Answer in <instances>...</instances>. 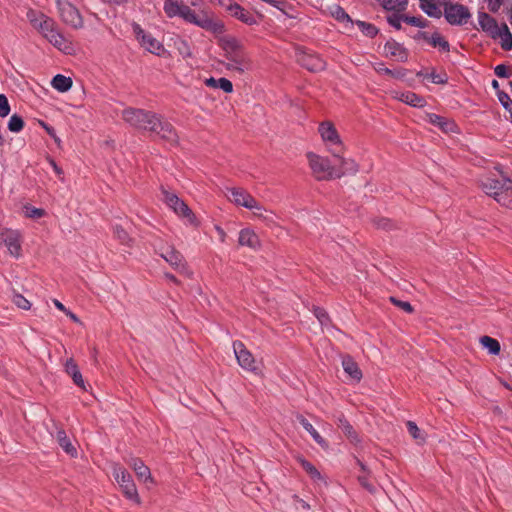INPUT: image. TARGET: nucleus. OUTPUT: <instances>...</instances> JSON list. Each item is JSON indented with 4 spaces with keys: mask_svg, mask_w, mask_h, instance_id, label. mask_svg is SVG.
Returning a JSON list of instances; mask_svg holds the SVG:
<instances>
[{
    "mask_svg": "<svg viewBox=\"0 0 512 512\" xmlns=\"http://www.w3.org/2000/svg\"><path fill=\"white\" fill-rule=\"evenodd\" d=\"M443 16L452 26H463L471 18L469 8L461 3H446Z\"/></svg>",
    "mask_w": 512,
    "mask_h": 512,
    "instance_id": "5",
    "label": "nucleus"
},
{
    "mask_svg": "<svg viewBox=\"0 0 512 512\" xmlns=\"http://www.w3.org/2000/svg\"><path fill=\"white\" fill-rule=\"evenodd\" d=\"M406 425H407V430H408L409 434L415 440H421L422 442L424 441V438L421 435V431H420V429L418 428V426L416 425L415 422L408 421Z\"/></svg>",
    "mask_w": 512,
    "mask_h": 512,
    "instance_id": "50",
    "label": "nucleus"
},
{
    "mask_svg": "<svg viewBox=\"0 0 512 512\" xmlns=\"http://www.w3.org/2000/svg\"><path fill=\"white\" fill-rule=\"evenodd\" d=\"M488 4V9L492 13H497L504 3V0H485Z\"/></svg>",
    "mask_w": 512,
    "mask_h": 512,
    "instance_id": "56",
    "label": "nucleus"
},
{
    "mask_svg": "<svg viewBox=\"0 0 512 512\" xmlns=\"http://www.w3.org/2000/svg\"><path fill=\"white\" fill-rule=\"evenodd\" d=\"M238 243L241 246H246L253 250H256L260 247V240L258 236L253 230L249 228H244L239 232Z\"/></svg>",
    "mask_w": 512,
    "mask_h": 512,
    "instance_id": "19",
    "label": "nucleus"
},
{
    "mask_svg": "<svg viewBox=\"0 0 512 512\" xmlns=\"http://www.w3.org/2000/svg\"><path fill=\"white\" fill-rule=\"evenodd\" d=\"M130 465L135 471L139 480L143 482H147L148 480H152L150 469L143 463L140 459H132Z\"/></svg>",
    "mask_w": 512,
    "mask_h": 512,
    "instance_id": "27",
    "label": "nucleus"
},
{
    "mask_svg": "<svg viewBox=\"0 0 512 512\" xmlns=\"http://www.w3.org/2000/svg\"><path fill=\"white\" fill-rule=\"evenodd\" d=\"M309 165L313 175L318 180H330L341 177V171L336 164H331L330 160L314 153L307 154Z\"/></svg>",
    "mask_w": 512,
    "mask_h": 512,
    "instance_id": "3",
    "label": "nucleus"
},
{
    "mask_svg": "<svg viewBox=\"0 0 512 512\" xmlns=\"http://www.w3.org/2000/svg\"><path fill=\"white\" fill-rule=\"evenodd\" d=\"M165 202L179 217L185 220L186 224L193 226L198 225V221L192 210L177 194H165Z\"/></svg>",
    "mask_w": 512,
    "mask_h": 512,
    "instance_id": "7",
    "label": "nucleus"
},
{
    "mask_svg": "<svg viewBox=\"0 0 512 512\" xmlns=\"http://www.w3.org/2000/svg\"><path fill=\"white\" fill-rule=\"evenodd\" d=\"M72 79L70 77H66L62 74H57L53 77L51 81L52 87L59 92H67L72 87Z\"/></svg>",
    "mask_w": 512,
    "mask_h": 512,
    "instance_id": "29",
    "label": "nucleus"
},
{
    "mask_svg": "<svg viewBox=\"0 0 512 512\" xmlns=\"http://www.w3.org/2000/svg\"><path fill=\"white\" fill-rule=\"evenodd\" d=\"M45 38L53 45L55 46L56 48H58L59 50L63 51V52H66V53H69L70 49H71V46H70V43H68L65 38L63 37V35L61 33H59V31L56 29H54L51 33L47 34V36H45Z\"/></svg>",
    "mask_w": 512,
    "mask_h": 512,
    "instance_id": "26",
    "label": "nucleus"
},
{
    "mask_svg": "<svg viewBox=\"0 0 512 512\" xmlns=\"http://www.w3.org/2000/svg\"><path fill=\"white\" fill-rule=\"evenodd\" d=\"M404 15L392 14L387 17V22L397 30L401 29V21H403Z\"/></svg>",
    "mask_w": 512,
    "mask_h": 512,
    "instance_id": "53",
    "label": "nucleus"
},
{
    "mask_svg": "<svg viewBox=\"0 0 512 512\" xmlns=\"http://www.w3.org/2000/svg\"><path fill=\"white\" fill-rule=\"evenodd\" d=\"M342 367L349 375V377L357 382H359L362 378V372L358 366V364L353 360L350 356H345L342 359Z\"/></svg>",
    "mask_w": 512,
    "mask_h": 512,
    "instance_id": "23",
    "label": "nucleus"
},
{
    "mask_svg": "<svg viewBox=\"0 0 512 512\" xmlns=\"http://www.w3.org/2000/svg\"><path fill=\"white\" fill-rule=\"evenodd\" d=\"M233 350L238 364L245 370L256 372L258 367L252 353L245 347L241 341L233 342Z\"/></svg>",
    "mask_w": 512,
    "mask_h": 512,
    "instance_id": "11",
    "label": "nucleus"
},
{
    "mask_svg": "<svg viewBox=\"0 0 512 512\" xmlns=\"http://www.w3.org/2000/svg\"><path fill=\"white\" fill-rule=\"evenodd\" d=\"M372 223H373L374 227H376L377 229L384 230V231H391V230L396 229V224L388 218H384V217L374 218L372 220Z\"/></svg>",
    "mask_w": 512,
    "mask_h": 512,
    "instance_id": "41",
    "label": "nucleus"
},
{
    "mask_svg": "<svg viewBox=\"0 0 512 512\" xmlns=\"http://www.w3.org/2000/svg\"><path fill=\"white\" fill-rule=\"evenodd\" d=\"M113 234L114 237L118 239L121 244L130 245L131 238L127 231L121 225L113 226Z\"/></svg>",
    "mask_w": 512,
    "mask_h": 512,
    "instance_id": "42",
    "label": "nucleus"
},
{
    "mask_svg": "<svg viewBox=\"0 0 512 512\" xmlns=\"http://www.w3.org/2000/svg\"><path fill=\"white\" fill-rule=\"evenodd\" d=\"M427 79H429L434 84H446L448 82V76L446 73L437 74L435 71L427 74Z\"/></svg>",
    "mask_w": 512,
    "mask_h": 512,
    "instance_id": "48",
    "label": "nucleus"
},
{
    "mask_svg": "<svg viewBox=\"0 0 512 512\" xmlns=\"http://www.w3.org/2000/svg\"><path fill=\"white\" fill-rule=\"evenodd\" d=\"M353 23L356 24L359 30L369 38H374L379 33V29L372 23L362 20H356Z\"/></svg>",
    "mask_w": 512,
    "mask_h": 512,
    "instance_id": "35",
    "label": "nucleus"
},
{
    "mask_svg": "<svg viewBox=\"0 0 512 512\" xmlns=\"http://www.w3.org/2000/svg\"><path fill=\"white\" fill-rule=\"evenodd\" d=\"M337 426L342 430V432L351 442H360L357 432L354 430L353 426L349 423L343 414L337 416Z\"/></svg>",
    "mask_w": 512,
    "mask_h": 512,
    "instance_id": "24",
    "label": "nucleus"
},
{
    "mask_svg": "<svg viewBox=\"0 0 512 512\" xmlns=\"http://www.w3.org/2000/svg\"><path fill=\"white\" fill-rule=\"evenodd\" d=\"M161 257L180 273L188 274V268L182 254L173 247L168 248Z\"/></svg>",
    "mask_w": 512,
    "mask_h": 512,
    "instance_id": "14",
    "label": "nucleus"
},
{
    "mask_svg": "<svg viewBox=\"0 0 512 512\" xmlns=\"http://www.w3.org/2000/svg\"><path fill=\"white\" fill-rule=\"evenodd\" d=\"M199 14H196L194 10H192L189 6L184 5L182 7V11L180 17L183 18L186 22L195 24Z\"/></svg>",
    "mask_w": 512,
    "mask_h": 512,
    "instance_id": "45",
    "label": "nucleus"
},
{
    "mask_svg": "<svg viewBox=\"0 0 512 512\" xmlns=\"http://www.w3.org/2000/svg\"><path fill=\"white\" fill-rule=\"evenodd\" d=\"M297 421L302 425V427L311 435L313 440L323 448L328 447L327 441L318 433V431L313 427V425L301 414L296 415Z\"/></svg>",
    "mask_w": 512,
    "mask_h": 512,
    "instance_id": "22",
    "label": "nucleus"
},
{
    "mask_svg": "<svg viewBox=\"0 0 512 512\" xmlns=\"http://www.w3.org/2000/svg\"><path fill=\"white\" fill-rule=\"evenodd\" d=\"M229 200L236 205L243 206L247 209L253 210L256 216L262 217L261 205L252 197L251 194H231Z\"/></svg>",
    "mask_w": 512,
    "mask_h": 512,
    "instance_id": "17",
    "label": "nucleus"
},
{
    "mask_svg": "<svg viewBox=\"0 0 512 512\" xmlns=\"http://www.w3.org/2000/svg\"><path fill=\"white\" fill-rule=\"evenodd\" d=\"M358 479H359V481H360V483H361V485H362L363 487H365V488H366L367 490H369L370 492H373V491H374V487H373L371 484H369V483H368V481H367L366 477H361V476H360Z\"/></svg>",
    "mask_w": 512,
    "mask_h": 512,
    "instance_id": "62",
    "label": "nucleus"
},
{
    "mask_svg": "<svg viewBox=\"0 0 512 512\" xmlns=\"http://www.w3.org/2000/svg\"><path fill=\"white\" fill-rule=\"evenodd\" d=\"M498 100L503 108L510 114L512 123V100L506 92H498Z\"/></svg>",
    "mask_w": 512,
    "mask_h": 512,
    "instance_id": "44",
    "label": "nucleus"
},
{
    "mask_svg": "<svg viewBox=\"0 0 512 512\" xmlns=\"http://www.w3.org/2000/svg\"><path fill=\"white\" fill-rule=\"evenodd\" d=\"M132 28L136 39L140 42L142 47L155 55L161 54L164 47L156 38L151 34L146 33L137 23H133Z\"/></svg>",
    "mask_w": 512,
    "mask_h": 512,
    "instance_id": "9",
    "label": "nucleus"
},
{
    "mask_svg": "<svg viewBox=\"0 0 512 512\" xmlns=\"http://www.w3.org/2000/svg\"><path fill=\"white\" fill-rule=\"evenodd\" d=\"M10 110L8 98L4 94H0V117L4 118L8 116Z\"/></svg>",
    "mask_w": 512,
    "mask_h": 512,
    "instance_id": "51",
    "label": "nucleus"
},
{
    "mask_svg": "<svg viewBox=\"0 0 512 512\" xmlns=\"http://www.w3.org/2000/svg\"><path fill=\"white\" fill-rule=\"evenodd\" d=\"M183 6L182 0H165L163 9L169 18H173L180 16Z\"/></svg>",
    "mask_w": 512,
    "mask_h": 512,
    "instance_id": "30",
    "label": "nucleus"
},
{
    "mask_svg": "<svg viewBox=\"0 0 512 512\" xmlns=\"http://www.w3.org/2000/svg\"><path fill=\"white\" fill-rule=\"evenodd\" d=\"M338 161L336 164L338 169L342 172L341 176L346 173H355L357 172V164L353 160L345 159L339 155V157H335Z\"/></svg>",
    "mask_w": 512,
    "mask_h": 512,
    "instance_id": "34",
    "label": "nucleus"
},
{
    "mask_svg": "<svg viewBox=\"0 0 512 512\" xmlns=\"http://www.w3.org/2000/svg\"><path fill=\"white\" fill-rule=\"evenodd\" d=\"M194 25L214 34H222L226 30L222 21L215 20L206 13L199 14Z\"/></svg>",
    "mask_w": 512,
    "mask_h": 512,
    "instance_id": "15",
    "label": "nucleus"
},
{
    "mask_svg": "<svg viewBox=\"0 0 512 512\" xmlns=\"http://www.w3.org/2000/svg\"><path fill=\"white\" fill-rule=\"evenodd\" d=\"M315 316L322 325H327L329 322V316L327 312L322 308H316L314 311Z\"/></svg>",
    "mask_w": 512,
    "mask_h": 512,
    "instance_id": "54",
    "label": "nucleus"
},
{
    "mask_svg": "<svg viewBox=\"0 0 512 512\" xmlns=\"http://www.w3.org/2000/svg\"><path fill=\"white\" fill-rule=\"evenodd\" d=\"M55 438L59 446L71 457L77 456V450L68 438L66 432L63 429H58L55 434Z\"/></svg>",
    "mask_w": 512,
    "mask_h": 512,
    "instance_id": "25",
    "label": "nucleus"
},
{
    "mask_svg": "<svg viewBox=\"0 0 512 512\" xmlns=\"http://www.w3.org/2000/svg\"><path fill=\"white\" fill-rule=\"evenodd\" d=\"M65 372L72 378L74 384L86 390L83 376L73 358L67 359L64 365Z\"/></svg>",
    "mask_w": 512,
    "mask_h": 512,
    "instance_id": "20",
    "label": "nucleus"
},
{
    "mask_svg": "<svg viewBox=\"0 0 512 512\" xmlns=\"http://www.w3.org/2000/svg\"><path fill=\"white\" fill-rule=\"evenodd\" d=\"M494 200L507 208H512V194H493Z\"/></svg>",
    "mask_w": 512,
    "mask_h": 512,
    "instance_id": "49",
    "label": "nucleus"
},
{
    "mask_svg": "<svg viewBox=\"0 0 512 512\" xmlns=\"http://www.w3.org/2000/svg\"><path fill=\"white\" fill-rule=\"evenodd\" d=\"M226 10L229 11L233 17L246 25L253 26L258 24L256 18L238 3H229Z\"/></svg>",
    "mask_w": 512,
    "mask_h": 512,
    "instance_id": "18",
    "label": "nucleus"
},
{
    "mask_svg": "<svg viewBox=\"0 0 512 512\" xmlns=\"http://www.w3.org/2000/svg\"><path fill=\"white\" fill-rule=\"evenodd\" d=\"M478 23L482 31L487 33L492 39H497L502 25L499 26L496 19L484 11L478 12Z\"/></svg>",
    "mask_w": 512,
    "mask_h": 512,
    "instance_id": "12",
    "label": "nucleus"
},
{
    "mask_svg": "<svg viewBox=\"0 0 512 512\" xmlns=\"http://www.w3.org/2000/svg\"><path fill=\"white\" fill-rule=\"evenodd\" d=\"M24 213L27 218L38 219L45 215V211L30 205L24 206Z\"/></svg>",
    "mask_w": 512,
    "mask_h": 512,
    "instance_id": "46",
    "label": "nucleus"
},
{
    "mask_svg": "<svg viewBox=\"0 0 512 512\" xmlns=\"http://www.w3.org/2000/svg\"><path fill=\"white\" fill-rule=\"evenodd\" d=\"M330 14L335 20L339 22H354L344 10V8L340 5H333L330 9Z\"/></svg>",
    "mask_w": 512,
    "mask_h": 512,
    "instance_id": "39",
    "label": "nucleus"
},
{
    "mask_svg": "<svg viewBox=\"0 0 512 512\" xmlns=\"http://www.w3.org/2000/svg\"><path fill=\"white\" fill-rule=\"evenodd\" d=\"M298 462L300 463L301 467L306 471V473L311 477L314 481H321L323 480V477L321 473L318 471V469L308 460L299 457Z\"/></svg>",
    "mask_w": 512,
    "mask_h": 512,
    "instance_id": "31",
    "label": "nucleus"
},
{
    "mask_svg": "<svg viewBox=\"0 0 512 512\" xmlns=\"http://www.w3.org/2000/svg\"><path fill=\"white\" fill-rule=\"evenodd\" d=\"M429 33L428 32H425V31H418L417 34L414 36V39L415 40H425V41H428V38H429Z\"/></svg>",
    "mask_w": 512,
    "mask_h": 512,
    "instance_id": "63",
    "label": "nucleus"
},
{
    "mask_svg": "<svg viewBox=\"0 0 512 512\" xmlns=\"http://www.w3.org/2000/svg\"><path fill=\"white\" fill-rule=\"evenodd\" d=\"M224 51L225 58L229 61L227 69L244 73L251 68V60L243 44L234 36H222L218 40Z\"/></svg>",
    "mask_w": 512,
    "mask_h": 512,
    "instance_id": "2",
    "label": "nucleus"
},
{
    "mask_svg": "<svg viewBox=\"0 0 512 512\" xmlns=\"http://www.w3.org/2000/svg\"><path fill=\"white\" fill-rule=\"evenodd\" d=\"M215 230L219 236L221 242H225L226 233L220 226H215Z\"/></svg>",
    "mask_w": 512,
    "mask_h": 512,
    "instance_id": "64",
    "label": "nucleus"
},
{
    "mask_svg": "<svg viewBox=\"0 0 512 512\" xmlns=\"http://www.w3.org/2000/svg\"><path fill=\"white\" fill-rule=\"evenodd\" d=\"M374 69L377 73L379 74H382V75H388L391 73V69L385 67L384 63L380 62V63H377L375 66H374Z\"/></svg>",
    "mask_w": 512,
    "mask_h": 512,
    "instance_id": "59",
    "label": "nucleus"
},
{
    "mask_svg": "<svg viewBox=\"0 0 512 512\" xmlns=\"http://www.w3.org/2000/svg\"><path fill=\"white\" fill-rule=\"evenodd\" d=\"M121 115L126 123L137 130L152 132L171 144L177 142L178 136L174 127L152 111L128 107Z\"/></svg>",
    "mask_w": 512,
    "mask_h": 512,
    "instance_id": "1",
    "label": "nucleus"
},
{
    "mask_svg": "<svg viewBox=\"0 0 512 512\" xmlns=\"http://www.w3.org/2000/svg\"><path fill=\"white\" fill-rule=\"evenodd\" d=\"M499 34L498 38H501L502 49L510 51L512 49V34L505 23L502 24V29L499 31Z\"/></svg>",
    "mask_w": 512,
    "mask_h": 512,
    "instance_id": "36",
    "label": "nucleus"
},
{
    "mask_svg": "<svg viewBox=\"0 0 512 512\" xmlns=\"http://www.w3.org/2000/svg\"><path fill=\"white\" fill-rule=\"evenodd\" d=\"M403 22L419 28H426L429 25V21L421 16L416 17L405 15L403 16Z\"/></svg>",
    "mask_w": 512,
    "mask_h": 512,
    "instance_id": "43",
    "label": "nucleus"
},
{
    "mask_svg": "<svg viewBox=\"0 0 512 512\" xmlns=\"http://www.w3.org/2000/svg\"><path fill=\"white\" fill-rule=\"evenodd\" d=\"M494 73L499 78H508L510 76L506 65L499 64L494 68Z\"/></svg>",
    "mask_w": 512,
    "mask_h": 512,
    "instance_id": "55",
    "label": "nucleus"
},
{
    "mask_svg": "<svg viewBox=\"0 0 512 512\" xmlns=\"http://www.w3.org/2000/svg\"><path fill=\"white\" fill-rule=\"evenodd\" d=\"M205 84L208 87L212 88H219L223 90L225 93H231L233 91V84L232 82L227 78H219L216 79L214 77H210L205 80Z\"/></svg>",
    "mask_w": 512,
    "mask_h": 512,
    "instance_id": "28",
    "label": "nucleus"
},
{
    "mask_svg": "<svg viewBox=\"0 0 512 512\" xmlns=\"http://www.w3.org/2000/svg\"><path fill=\"white\" fill-rule=\"evenodd\" d=\"M12 301L20 309L29 310L31 308L30 301L19 293H14Z\"/></svg>",
    "mask_w": 512,
    "mask_h": 512,
    "instance_id": "47",
    "label": "nucleus"
},
{
    "mask_svg": "<svg viewBox=\"0 0 512 512\" xmlns=\"http://www.w3.org/2000/svg\"><path fill=\"white\" fill-rule=\"evenodd\" d=\"M28 18L32 26L39 30L40 14L36 15L33 11L28 13Z\"/></svg>",
    "mask_w": 512,
    "mask_h": 512,
    "instance_id": "60",
    "label": "nucleus"
},
{
    "mask_svg": "<svg viewBox=\"0 0 512 512\" xmlns=\"http://www.w3.org/2000/svg\"><path fill=\"white\" fill-rule=\"evenodd\" d=\"M442 39L443 36H441L438 32H435L429 36L427 42L433 47H438Z\"/></svg>",
    "mask_w": 512,
    "mask_h": 512,
    "instance_id": "58",
    "label": "nucleus"
},
{
    "mask_svg": "<svg viewBox=\"0 0 512 512\" xmlns=\"http://www.w3.org/2000/svg\"><path fill=\"white\" fill-rule=\"evenodd\" d=\"M54 29H56L54 20L40 13L39 31L41 34L45 37Z\"/></svg>",
    "mask_w": 512,
    "mask_h": 512,
    "instance_id": "38",
    "label": "nucleus"
},
{
    "mask_svg": "<svg viewBox=\"0 0 512 512\" xmlns=\"http://www.w3.org/2000/svg\"><path fill=\"white\" fill-rule=\"evenodd\" d=\"M384 55L394 57L399 62H407L409 52L402 44L394 39H389L384 45Z\"/></svg>",
    "mask_w": 512,
    "mask_h": 512,
    "instance_id": "16",
    "label": "nucleus"
},
{
    "mask_svg": "<svg viewBox=\"0 0 512 512\" xmlns=\"http://www.w3.org/2000/svg\"><path fill=\"white\" fill-rule=\"evenodd\" d=\"M401 101L413 106V107H423L425 105V99L414 92H406L401 95Z\"/></svg>",
    "mask_w": 512,
    "mask_h": 512,
    "instance_id": "33",
    "label": "nucleus"
},
{
    "mask_svg": "<svg viewBox=\"0 0 512 512\" xmlns=\"http://www.w3.org/2000/svg\"><path fill=\"white\" fill-rule=\"evenodd\" d=\"M113 477L125 497L136 504H140V497L131 474L125 468L115 465L113 467Z\"/></svg>",
    "mask_w": 512,
    "mask_h": 512,
    "instance_id": "4",
    "label": "nucleus"
},
{
    "mask_svg": "<svg viewBox=\"0 0 512 512\" xmlns=\"http://www.w3.org/2000/svg\"><path fill=\"white\" fill-rule=\"evenodd\" d=\"M420 8L424 13H426L429 17L432 18L438 19L443 15V12L438 7V5L433 2H420Z\"/></svg>",
    "mask_w": 512,
    "mask_h": 512,
    "instance_id": "37",
    "label": "nucleus"
},
{
    "mask_svg": "<svg viewBox=\"0 0 512 512\" xmlns=\"http://www.w3.org/2000/svg\"><path fill=\"white\" fill-rule=\"evenodd\" d=\"M438 48L441 50V51H444V52H449L450 51V44L449 42L443 37V39L441 40Z\"/></svg>",
    "mask_w": 512,
    "mask_h": 512,
    "instance_id": "61",
    "label": "nucleus"
},
{
    "mask_svg": "<svg viewBox=\"0 0 512 512\" xmlns=\"http://www.w3.org/2000/svg\"><path fill=\"white\" fill-rule=\"evenodd\" d=\"M390 301L407 313H412L414 311L412 305L407 301L398 300L395 297H390Z\"/></svg>",
    "mask_w": 512,
    "mask_h": 512,
    "instance_id": "52",
    "label": "nucleus"
},
{
    "mask_svg": "<svg viewBox=\"0 0 512 512\" xmlns=\"http://www.w3.org/2000/svg\"><path fill=\"white\" fill-rule=\"evenodd\" d=\"M0 238L7 247L11 256L19 258L21 256V234L18 230L9 228L2 229Z\"/></svg>",
    "mask_w": 512,
    "mask_h": 512,
    "instance_id": "10",
    "label": "nucleus"
},
{
    "mask_svg": "<svg viewBox=\"0 0 512 512\" xmlns=\"http://www.w3.org/2000/svg\"><path fill=\"white\" fill-rule=\"evenodd\" d=\"M408 70L405 68L391 69L390 77L398 80L404 79V77L408 74Z\"/></svg>",
    "mask_w": 512,
    "mask_h": 512,
    "instance_id": "57",
    "label": "nucleus"
},
{
    "mask_svg": "<svg viewBox=\"0 0 512 512\" xmlns=\"http://www.w3.org/2000/svg\"><path fill=\"white\" fill-rule=\"evenodd\" d=\"M7 128L13 133H19L24 128V120L22 116L13 114L8 121Z\"/></svg>",
    "mask_w": 512,
    "mask_h": 512,
    "instance_id": "40",
    "label": "nucleus"
},
{
    "mask_svg": "<svg viewBox=\"0 0 512 512\" xmlns=\"http://www.w3.org/2000/svg\"><path fill=\"white\" fill-rule=\"evenodd\" d=\"M300 65L311 72H320L325 69V61L317 54L303 52L298 57Z\"/></svg>",
    "mask_w": 512,
    "mask_h": 512,
    "instance_id": "13",
    "label": "nucleus"
},
{
    "mask_svg": "<svg viewBox=\"0 0 512 512\" xmlns=\"http://www.w3.org/2000/svg\"><path fill=\"white\" fill-rule=\"evenodd\" d=\"M427 122L438 127L439 129L446 133L453 132L455 131L456 128V124L454 121L434 113L427 114Z\"/></svg>",
    "mask_w": 512,
    "mask_h": 512,
    "instance_id": "21",
    "label": "nucleus"
},
{
    "mask_svg": "<svg viewBox=\"0 0 512 512\" xmlns=\"http://www.w3.org/2000/svg\"><path fill=\"white\" fill-rule=\"evenodd\" d=\"M61 19L66 24L79 28L83 25V19L78 9L67 0H56Z\"/></svg>",
    "mask_w": 512,
    "mask_h": 512,
    "instance_id": "8",
    "label": "nucleus"
},
{
    "mask_svg": "<svg viewBox=\"0 0 512 512\" xmlns=\"http://www.w3.org/2000/svg\"><path fill=\"white\" fill-rule=\"evenodd\" d=\"M480 343L490 354L498 355L500 353L501 347L498 340L490 336H482L480 338Z\"/></svg>",
    "mask_w": 512,
    "mask_h": 512,
    "instance_id": "32",
    "label": "nucleus"
},
{
    "mask_svg": "<svg viewBox=\"0 0 512 512\" xmlns=\"http://www.w3.org/2000/svg\"><path fill=\"white\" fill-rule=\"evenodd\" d=\"M318 131L323 139L330 148V152L334 157H339L343 153V144L339 137L337 130L331 122H322L319 125Z\"/></svg>",
    "mask_w": 512,
    "mask_h": 512,
    "instance_id": "6",
    "label": "nucleus"
}]
</instances>
